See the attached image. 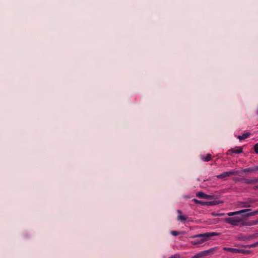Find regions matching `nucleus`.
I'll return each mask as SVG.
<instances>
[{"label":"nucleus","mask_w":258,"mask_h":258,"mask_svg":"<svg viewBox=\"0 0 258 258\" xmlns=\"http://www.w3.org/2000/svg\"><path fill=\"white\" fill-rule=\"evenodd\" d=\"M249 211H237L227 214L229 216H235L233 217L226 218L225 221L233 225H237L240 222L247 220L250 216H254L258 214V211L247 213Z\"/></svg>","instance_id":"obj_1"},{"label":"nucleus","mask_w":258,"mask_h":258,"mask_svg":"<svg viewBox=\"0 0 258 258\" xmlns=\"http://www.w3.org/2000/svg\"><path fill=\"white\" fill-rule=\"evenodd\" d=\"M197 196L199 198L204 199L205 200H208V201H199L195 199V203L197 204H200L202 205H207V206H213L219 204V202L217 201L216 200H211V196L206 195L202 192H198L196 194Z\"/></svg>","instance_id":"obj_2"},{"label":"nucleus","mask_w":258,"mask_h":258,"mask_svg":"<svg viewBox=\"0 0 258 258\" xmlns=\"http://www.w3.org/2000/svg\"><path fill=\"white\" fill-rule=\"evenodd\" d=\"M220 233L216 232L206 233L204 234L195 235V245L201 244L209 239L213 236L219 235Z\"/></svg>","instance_id":"obj_3"},{"label":"nucleus","mask_w":258,"mask_h":258,"mask_svg":"<svg viewBox=\"0 0 258 258\" xmlns=\"http://www.w3.org/2000/svg\"><path fill=\"white\" fill-rule=\"evenodd\" d=\"M216 248H212L207 250L201 251L195 255V258H204L207 256L211 255L213 254Z\"/></svg>","instance_id":"obj_4"},{"label":"nucleus","mask_w":258,"mask_h":258,"mask_svg":"<svg viewBox=\"0 0 258 258\" xmlns=\"http://www.w3.org/2000/svg\"><path fill=\"white\" fill-rule=\"evenodd\" d=\"M238 170L236 169H233L230 171L225 172L222 174L216 176L218 179H223L229 177L231 175H236L238 173Z\"/></svg>","instance_id":"obj_5"},{"label":"nucleus","mask_w":258,"mask_h":258,"mask_svg":"<svg viewBox=\"0 0 258 258\" xmlns=\"http://www.w3.org/2000/svg\"><path fill=\"white\" fill-rule=\"evenodd\" d=\"M251 206V203L248 200H244L242 201H238L236 203V208H248Z\"/></svg>","instance_id":"obj_6"},{"label":"nucleus","mask_w":258,"mask_h":258,"mask_svg":"<svg viewBox=\"0 0 258 258\" xmlns=\"http://www.w3.org/2000/svg\"><path fill=\"white\" fill-rule=\"evenodd\" d=\"M243 149L241 147H236L234 148L229 150L227 153V155H231L232 153L240 154L242 153Z\"/></svg>","instance_id":"obj_7"},{"label":"nucleus","mask_w":258,"mask_h":258,"mask_svg":"<svg viewBox=\"0 0 258 258\" xmlns=\"http://www.w3.org/2000/svg\"><path fill=\"white\" fill-rule=\"evenodd\" d=\"M223 250L232 253H244V250L242 249H238L236 248L231 247H224Z\"/></svg>","instance_id":"obj_8"},{"label":"nucleus","mask_w":258,"mask_h":258,"mask_svg":"<svg viewBox=\"0 0 258 258\" xmlns=\"http://www.w3.org/2000/svg\"><path fill=\"white\" fill-rule=\"evenodd\" d=\"M258 182V178H245L243 179V182L245 184H253Z\"/></svg>","instance_id":"obj_9"},{"label":"nucleus","mask_w":258,"mask_h":258,"mask_svg":"<svg viewBox=\"0 0 258 258\" xmlns=\"http://www.w3.org/2000/svg\"><path fill=\"white\" fill-rule=\"evenodd\" d=\"M201 159L205 162L209 161L211 159V154H208L206 156L202 155Z\"/></svg>","instance_id":"obj_10"},{"label":"nucleus","mask_w":258,"mask_h":258,"mask_svg":"<svg viewBox=\"0 0 258 258\" xmlns=\"http://www.w3.org/2000/svg\"><path fill=\"white\" fill-rule=\"evenodd\" d=\"M241 171L243 173L254 172V167L242 169Z\"/></svg>","instance_id":"obj_11"},{"label":"nucleus","mask_w":258,"mask_h":258,"mask_svg":"<svg viewBox=\"0 0 258 258\" xmlns=\"http://www.w3.org/2000/svg\"><path fill=\"white\" fill-rule=\"evenodd\" d=\"M250 135V134L249 133H246L242 134L241 136H239L238 138L239 139V140H242L249 137Z\"/></svg>","instance_id":"obj_12"},{"label":"nucleus","mask_w":258,"mask_h":258,"mask_svg":"<svg viewBox=\"0 0 258 258\" xmlns=\"http://www.w3.org/2000/svg\"><path fill=\"white\" fill-rule=\"evenodd\" d=\"M180 215L178 216V219L181 221H185L187 219L186 217L184 215H181L180 211H179Z\"/></svg>","instance_id":"obj_13"},{"label":"nucleus","mask_w":258,"mask_h":258,"mask_svg":"<svg viewBox=\"0 0 258 258\" xmlns=\"http://www.w3.org/2000/svg\"><path fill=\"white\" fill-rule=\"evenodd\" d=\"M256 245H257V243H254V244L250 245H242V247H245V248H246V247L250 248V247H255Z\"/></svg>","instance_id":"obj_14"},{"label":"nucleus","mask_w":258,"mask_h":258,"mask_svg":"<svg viewBox=\"0 0 258 258\" xmlns=\"http://www.w3.org/2000/svg\"><path fill=\"white\" fill-rule=\"evenodd\" d=\"M254 152L258 154V143H256L253 147Z\"/></svg>","instance_id":"obj_15"},{"label":"nucleus","mask_w":258,"mask_h":258,"mask_svg":"<svg viewBox=\"0 0 258 258\" xmlns=\"http://www.w3.org/2000/svg\"><path fill=\"white\" fill-rule=\"evenodd\" d=\"M257 224H258V218L255 221H251L249 225H256Z\"/></svg>","instance_id":"obj_16"},{"label":"nucleus","mask_w":258,"mask_h":258,"mask_svg":"<svg viewBox=\"0 0 258 258\" xmlns=\"http://www.w3.org/2000/svg\"><path fill=\"white\" fill-rule=\"evenodd\" d=\"M171 234L174 236H177L179 234V232L176 231H172Z\"/></svg>","instance_id":"obj_17"},{"label":"nucleus","mask_w":258,"mask_h":258,"mask_svg":"<svg viewBox=\"0 0 258 258\" xmlns=\"http://www.w3.org/2000/svg\"><path fill=\"white\" fill-rule=\"evenodd\" d=\"M169 258H180V256L178 254H175L174 255H172Z\"/></svg>","instance_id":"obj_18"},{"label":"nucleus","mask_w":258,"mask_h":258,"mask_svg":"<svg viewBox=\"0 0 258 258\" xmlns=\"http://www.w3.org/2000/svg\"><path fill=\"white\" fill-rule=\"evenodd\" d=\"M254 167V172L258 171V166H255Z\"/></svg>","instance_id":"obj_19"},{"label":"nucleus","mask_w":258,"mask_h":258,"mask_svg":"<svg viewBox=\"0 0 258 258\" xmlns=\"http://www.w3.org/2000/svg\"><path fill=\"white\" fill-rule=\"evenodd\" d=\"M254 189H258V185H257V186H254Z\"/></svg>","instance_id":"obj_20"}]
</instances>
